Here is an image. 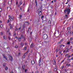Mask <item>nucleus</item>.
I'll list each match as a JSON object with an SVG mask.
<instances>
[{"label":"nucleus","instance_id":"58836bf2","mask_svg":"<svg viewBox=\"0 0 73 73\" xmlns=\"http://www.w3.org/2000/svg\"><path fill=\"white\" fill-rule=\"evenodd\" d=\"M1 35H3V32H1Z\"/></svg>","mask_w":73,"mask_h":73},{"label":"nucleus","instance_id":"052dcab7","mask_svg":"<svg viewBox=\"0 0 73 73\" xmlns=\"http://www.w3.org/2000/svg\"><path fill=\"white\" fill-rule=\"evenodd\" d=\"M9 32V30H7V32Z\"/></svg>","mask_w":73,"mask_h":73},{"label":"nucleus","instance_id":"f8f14e48","mask_svg":"<svg viewBox=\"0 0 73 73\" xmlns=\"http://www.w3.org/2000/svg\"><path fill=\"white\" fill-rule=\"evenodd\" d=\"M31 64L33 65L35 64V61L33 60L31 61Z\"/></svg>","mask_w":73,"mask_h":73},{"label":"nucleus","instance_id":"e433bc0d","mask_svg":"<svg viewBox=\"0 0 73 73\" xmlns=\"http://www.w3.org/2000/svg\"><path fill=\"white\" fill-rule=\"evenodd\" d=\"M12 6H9V8L10 9H12Z\"/></svg>","mask_w":73,"mask_h":73},{"label":"nucleus","instance_id":"49530a36","mask_svg":"<svg viewBox=\"0 0 73 73\" xmlns=\"http://www.w3.org/2000/svg\"><path fill=\"white\" fill-rule=\"evenodd\" d=\"M3 66L4 67H5V64H4L3 65Z\"/></svg>","mask_w":73,"mask_h":73},{"label":"nucleus","instance_id":"5701e85b","mask_svg":"<svg viewBox=\"0 0 73 73\" xmlns=\"http://www.w3.org/2000/svg\"><path fill=\"white\" fill-rule=\"evenodd\" d=\"M35 4L37 6V1H36V0H35Z\"/></svg>","mask_w":73,"mask_h":73},{"label":"nucleus","instance_id":"de8ad7c7","mask_svg":"<svg viewBox=\"0 0 73 73\" xmlns=\"http://www.w3.org/2000/svg\"><path fill=\"white\" fill-rule=\"evenodd\" d=\"M64 66H62L61 67V69H62V68H64Z\"/></svg>","mask_w":73,"mask_h":73},{"label":"nucleus","instance_id":"4c0bfd02","mask_svg":"<svg viewBox=\"0 0 73 73\" xmlns=\"http://www.w3.org/2000/svg\"><path fill=\"white\" fill-rule=\"evenodd\" d=\"M3 38L4 39H6V37H5V36H3Z\"/></svg>","mask_w":73,"mask_h":73},{"label":"nucleus","instance_id":"13d9d810","mask_svg":"<svg viewBox=\"0 0 73 73\" xmlns=\"http://www.w3.org/2000/svg\"><path fill=\"white\" fill-rule=\"evenodd\" d=\"M18 4V2H17L16 4V5H17V4Z\"/></svg>","mask_w":73,"mask_h":73},{"label":"nucleus","instance_id":"09e8293b","mask_svg":"<svg viewBox=\"0 0 73 73\" xmlns=\"http://www.w3.org/2000/svg\"><path fill=\"white\" fill-rule=\"evenodd\" d=\"M20 11H22V9H21V8H20Z\"/></svg>","mask_w":73,"mask_h":73},{"label":"nucleus","instance_id":"1a4fd4ad","mask_svg":"<svg viewBox=\"0 0 73 73\" xmlns=\"http://www.w3.org/2000/svg\"><path fill=\"white\" fill-rule=\"evenodd\" d=\"M33 46H34V44L33 43L31 44L30 47L31 48H32Z\"/></svg>","mask_w":73,"mask_h":73},{"label":"nucleus","instance_id":"473e14b6","mask_svg":"<svg viewBox=\"0 0 73 73\" xmlns=\"http://www.w3.org/2000/svg\"><path fill=\"white\" fill-rule=\"evenodd\" d=\"M15 41H16V40H17V36L15 37Z\"/></svg>","mask_w":73,"mask_h":73},{"label":"nucleus","instance_id":"aec40b11","mask_svg":"<svg viewBox=\"0 0 73 73\" xmlns=\"http://www.w3.org/2000/svg\"><path fill=\"white\" fill-rule=\"evenodd\" d=\"M8 67H7V66H6L5 68V70H8Z\"/></svg>","mask_w":73,"mask_h":73},{"label":"nucleus","instance_id":"c756f323","mask_svg":"<svg viewBox=\"0 0 73 73\" xmlns=\"http://www.w3.org/2000/svg\"><path fill=\"white\" fill-rule=\"evenodd\" d=\"M62 44L60 45H59V47L60 48H61V47H62Z\"/></svg>","mask_w":73,"mask_h":73},{"label":"nucleus","instance_id":"7ed1b4c3","mask_svg":"<svg viewBox=\"0 0 73 73\" xmlns=\"http://www.w3.org/2000/svg\"><path fill=\"white\" fill-rule=\"evenodd\" d=\"M22 38H23V35H22L20 37H19L18 38V41H21V39H22Z\"/></svg>","mask_w":73,"mask_h":73},{"label":"nucleus","instance_id":"2eb2a0df","mask_svg":"<svg viewBox=\"0 0 73 73\" xmlns=\"http://www.w3.org/2000/svg\"><path fill=\"white\" fill-rule=\"evenodd\" d=\"M11 19V20H10V21H13V17H11L10 18Z\"/></svg>","mask_w":73,"mask_h":73},{"label":"nucleus","instance_id":"6ab92c4d","mask_svg":"<svg viewBox=\"0 0 73 73\" xmlns=\"http://www.w3.org/2000/svg\"><path fill=\"white\" fill-rule=\"evenodd\" d=\"M41 59L40 58L39 59V61H38V62H39V64H40V62H41Z\"/></svg>","mask_w":73,"mask_h":73},{"label":"nucleus","instance_id":"ea45409f","mask_svg":"<svg viewBox=\"0 0 73 73\" xmlns=\"http://www.w3.org/2000/svg\"><path fill=\"white\" fill-rule=\"evenodd\" d=\"M27 69H25V72H27Z\"/></svg>","mask_w":73,"mask_h":73},{"label":"nucleus","instance_id":"c03bdc74","mask_svg":"<svg viewBox=\"0 0 73 73\" xmlns=\"http://www.w3.org/2000/svg\"><path fill=\"white\" fill-rule=\"evenodd\" d=\"M61 42H58V44H61Z\"/></svg>","mask_w":73,"mask_h":73},{"label":"nucleus","instance_id":"b1692460","mask_svg":"<svg viewBox=\"0 0 73 73\" xmlns=\"http://www.w3.org/2000/svg\"><path fill=\"white\" fill-rule=\"evenodd\" d=\"M8 38L9 39V40H10L11 39V37H10V36H9Z\"/></svg>","mask_w":73,"mask_h":73},{"label":"nucleus","instance_id":"f704fd0d","mask_svg":"<svg viewBox=\"0 0 73 73\" xmlns=\"http://www.w3.org/2000/svg\"><path fill=\"white\" fill-rule=\"evenodd\" d=\"M27 48L26 47H25L24 48V50H26V49H27Z\"/></svg>","mask_w":73,"mask_h":73},{"label":"nucleus","instance_id":"423d86ee","mask_svg":"<svg viewBox=\"0 0 73 73\" xmlns=\"http://www.w3.org/2000/svg\"><path fill=\"white\" fill-rule=\"evenodd\" d=\"M68 54H66L65 55V56H67L68 58H69V57H71V55H68Z\"/></svg>","mask_w":73,"mask_h":73},{"label":"nucleus","instance_id":"603ef678","mask_svg":"<svg viewBox=\"0 0 73 73\" xmlns=\"http://www.w3.org/2000/svg\"><path fill=\"white\" fill-rule=\"evenodd\" d=\"M61 52H62L61 51H59V53L60 54H61Z\"/></svg>","mask_w":73,"mask_h":73},{"label":"nucleus","instance_id":"6e6552de","mask_svg":"<svg viewBox=\"0 0 73 73\" xmlns=\"http://www.w3.org/2000/svg\"><path fill=\"white\" fill-rule=\"evenodd\" d=\"M25 25H29V22H25Z\"/></svg>","mask_w":73,"mask_h":73},{"label":"nucleus","instance_id":"a18cd8bd","mask_svg":"<svg viewBox=\"0 0 73 73\" xmlns=\"http://www.w3.org/2000/svg\"><path fill=\"white\" fill-rule=\"evenodd\" d=\"M56 52H58V49H56Z\"/></svg>","mask_w":73,"mask_h":73},{"label":"nucleus","instance_id":"c85d7f7f","mask_svg":"<svg viewBox=\"0 0 73 73\" xmlns=\"http://www.w3.org/2000/svg\"><path fill=\"white\" fill-rule=\"evenodd\" d=\"M48 24H50L51 23V21H49L48 22Z\"/></svg>","mask_w":73,"mask_h":73},{"label":"nucleus","instance_id":"393cba45","mask_svg":"<svg viewBox=\"0 0 73 73\" xmlns=\"http://www.w3.org/2000/svg\"><path fill=\"white\" fill-rule=\"evenodd\" d=\"M44 16L42 15V16H41V18L42 19V20H43L42 19V18H44Z\"/></svg>","mask_w":73,"mask_h":73},{"label":"nucleus","instance_id":"4be33fe9","mask_svg":"<svg viewBox=\"0 0 73 73\" xmlns=\"http://www.w3.org/2000/svg\"><path fill=\"white\" fill-rule=\"evenodd\" d=\"M21 17H22V16L20 15V16H19V18L20 19H21Z\"/></svg>","mask_w":73,"mask_h":73},{"label":"nucleus","instance_id":"f257e3e1","mask_svg":"<svg viewBox=\"0 0 73 73\" xmlns=\"http://www.w3.org/2000/svg\"><path fill=\"white\" fill-rule=\"evenodd\" d=\"M70 9H66L64 10V12L66 14H69L70 13Z\"/></svg>","mask_w":73,"mask_h":73},{"label":"nucleus","instance_id":"bb28decb","mask_svg":"<svg viewBox=\"0 0 73 73\" xmlns=\"http://www.w3.org/2000/svg\"><path fill=\"white\" fill-rule=\"evenodd\" d=\"M22 69H25V66H22Z\"/></svg>","mask_w":73,"mask_h":73},{"label":"nucleus","instance_id":"a19ab883","mask_svg":"<svg viewBox=\"0 0 73 73\" xmlns=\"http://www.w3.org/2000/svg\"><path fill=\"white\" fill-rule=\"evenodd\" d=\"M71 41H72L73 40V38L72 37L70 39Z\"/></svg>","mask_w":73,"mask_h":73},{"label":"nucleus","instance_id":"dca6fc26","mask_svg":"<svg viewBox=\"0 0 73 73\" xmlns=\"http://www.w3.org/2000/svg\"><path fill=\"white\" fill-rule=\"evenodd\" d=\"M29 41H32V38H31V37H29Z\"/></svg>","mask_w":73,"mask_h":73},{"label":"nucleus","instance_id":"ddd939ff","mask_svg":"<svg viewBox=\"0 0 73 73\" xmlns=\"http://www.w3.org/2000/svg\"><path fill=\"white\" fill-rule=\"evenodd\" d=\"M68 15H65L64 16V18L65 19H66V18H68Z\"/></svg>","mask_w":73,"mask_h":73},{"label":"nucleus","instance_id":"7c9ffc66","mask_svg":"<svg viewBox=\"0 0 73 73\" xmlns=\"http://www.w3.org/2000/svg\"><path fill=\"white\" fill-rule=\"evenodd\" d=\"M67 44L68 45H69V44H70V41H69V42H67Z\"/></svg>","mask_w":73,"mask_h":73},{"label":"nucleus","instance_id":"72a5a7b5","mask_svg":"<svg viewBox=\"0 0 73 73\" xmlns=\"http://www.w3.org/2000/svg\"><path fill=\"white\" fill-rule=\"evenodd\" d=\"M15 48H18V46H17V45H16L15 46Z\"/></svg>","mask_w":73,"mask_h":73},{"label":"nucleus","instance_id":"338daca9","mask_svg":"<svg viewBox=\"0 0 73 73\" xmlns=\"http://www.w3.org/2000/svg\"><path fill=\"white\" fill-rule=\"evenodd\" d=\"M51 3H53V1H51Z\"/></svg>","mask_w":73,"mask_h":73},{"label":"nucleus","instance_id":"4468645a","mask_svg":"<svg viewBox=\"0 0 73 73\" xmlns=\"http://www.w3.org/2000/svg\"><path fill=\"white\" fill-rule=\"evenodd\" d=\"M3 56L4 58H5V60H7V57H5L4 55H3Z\"/></svg>","mask_w":73,"mask_h":73},{"label":"nucleus","instance_id":"8fccbe9b","mask_svg":"<svg viewBox=\"0 0 73 73\" xmlns=\"http://www.w3.org/2000/svg\"><path fill=\"white\" fill-rule=\"evenodd\" d=\"M51 70H50L49 71V73H51Z\"/></svg>","mask_w":73,"mask_h":73},{"label":"nucleus","instance_id":"e2e57ef3","mask_svg":"<svg viewBox=\"0 0 73 73\" xmlns=\"http://www.w3.org/2000/svg\"><path fill=\"white\" fill-rule=\"evenodd\" d=\"M25 3L24 2V3L23 4V5H25Z\"/></svg>","mask_w":73,"mask_h":73},{"label":"nucleus","instance_id":"774afa93","mask_svg":"<svg viewBox=\"0 0 73 73\" xmlns=\"http://www.w3.org/2000/svg\"><path fill=\"white\" fill-rule=\"evenodd\" d=\"M18 29H16V31H17V30H18Z\"/></svg>","mask_w":73,"mask_h":73},{"label":"nucleus","instance_id":"a878e982","mask_svg":"<svg viewBox=\"0 0 73 73\" xmlns=\"http://www.w3.org/2000/svg\"><path fill=\"white\" fill-rule=\"evenodd\" d=\"M0 27L1 28H3V25H0Z\"/></svg>","mask_w":73,"mask_h":73},{"label":"nucleus","instance_id":"6e6d98bb","mask_svg":"<svg viewBox=\"0 0 73 73\" xmlns=\"http://www.w3.org/2000/svg\"><path fill=\"white\" fill-rule=\"evenodd\" d=\"M23 28H24L25 27V25H23Z\"/></svg>","mask_w":73,"mask_h":73},{"label":"nucleus","instance_id":"39448f33","mask_svg":"<svg viewBox=\"0 0 73 73\" xmlns=\"http://www.w3.org/2000/svg\"><path fill=\"white\" fill-rule=\"evenodd\" d=\"M9 60H10V61H12L13 58H12V57L10 55H9Z\"/></svg>","mask_w":73,"mask_h":73},{"label":"nucleus","instance_id":"f03ea898","mask_svg":"<svg viewBox=\"0 0 73 73\" xmlns=\"http://www.w3.org/2000/svg\"><path fill=\"white\" fill-rule=\"evenodd\" d=\"M42 37L43 39L46 40L48 38V36L46 34H45Z\"/></svg>","mask_w":73,"mask_h":73},{"label":"nucleus","instance_id":"a211bd4d","mask_svg":"<svg viewBox=\"0 0 73 73\" xmlns=\"http://www.w3.org/2000/svg\"><path fill=\"white\" fill-rule=\"evenodd\" d=\"M54 72H56V71H57V68H55L54 69Z\"/></svg>","mask_w":73,"mask_h":73},{"label":"nucleus","instance_id":"680f3d73","mask_svg":"<svg viewBox=\"0 0 73 73\" xmlns=\"http://www.w3.org/2000/svg\"><path fill=\"white\" fill-rule=\"evenodd\" d=\"M62 46H63V47H64V46H65V45H62Z\"/></svg>","mask_w":73,"mask_h":73},{"label":"nucleus","instance_id":"5fc2aeb1","mask_svg":"<svg viewBox=\"0 0 73 73\" xmlns=\"http://www.w3.org/2000/svg\"><path fill=\"white\" fill-rule=\"evenodd\" d=\"M71 59L72 60H73V57H72Z\"/></svg>","mask_w":73,"mask_h":73},{"label":"nucleus","instance_id":"9b49d317","mask_svg":"<svg viewBox=\"0 0 73 73\" xmlns=\"http://www.w3.org/2000/svg\"><path fill=\"white\" fill-rule=\"evenodd\" d=\"M9 26H10V29H12V25L11 24H9Z\"/></svg>","mask_w":73,"mask_h":73},{"label":"nucleus","instance_id":"37998d69","mask_svg":"<svg viewBox=\"0 0 73 73\" xmlns=\"http://www.w3.org/2000/svg\"><path fill=\"white\" fill-rule=\"evenodd\" d=\"M2 11V9L1 8H0V12H1Z\"/></svg>","mask_w":73,"mask_h":73},{"label":"nucleus","instance_id":"20e7f679","mask_svg":"<svg viewBox=\"0 0 73 73\" xmlns=\"http://www.w3.org/2000/svg\"><path fill=\"white\" fill-rule=\"evenodd\" d=\"M38 11V12L42 11V7L41 6L39 7Z\"/></svg>","mask_w":73,"mask_h":73},{"label":"nucleus","instance_id":"69168bd1","mask_svg":"<svg viewBox=\"0 0 73 73\" xmlns=\"http://www.w3.org/2000/svg\"><path fill=\"white\" fill-rule=\"evenodd\" d=\"M14 36H16V34H14Z\"/></svg>","mask_w":73,"mask_h":73},{"label":"nucleus","instance_id":"c9c22d12","mask_svg":"<svg viewBox=\"0 0 73 73\" xmlns=\"http://www.w3.org/2000/svg\"><path fill=\"white\" fill-rule=\"evenodd\" d=\"M25 55H23V58H25Z\"/></svg>","mask_w":73,"mask_h":73},{"label":"nucleus","instance_id":"4d7b16f0","mask_svg":"<svg viewBox=\"0 0 73 73\" xmlns=\"http://www.w3.org/2000/svg\"><path fill=\"white\" fill-rule=\"evenodd\" d=\"M36 73H39V72H38V71H37L36 72Z\"/></svg>","mask_w":73,"mask_h":73},{"label":"nucleus","instance_id":"0eeeda50","mask_svg":"<svg viewBox=\"0 0 73 73\" xmlns=\"http://www.w3.org/2000/svg\"><path fill=\"white\" fill-rule=\"evenodd\" d=\"M9 19L7 21V23H9V21H10L9 20L11 19V17L10 15H9Z\"/></svg>","mask_w":73,"mask_h":73},{"label":"nucleus","instance_id":"864d4df0","mask_svg":"<svg viewBox=\"0 0 73 73\" xmlns=\"http://www.w3.org/2000/svg\"><path fill=\"white\" fill-rule=\"evenodd\" d=\"M20 29H21V27L19 28L18 29L19 30H20Z\"/></svg>","mask_w":73,"mask_h":73},{"label":"nucleus","instance_id":"f3484780","mask_svg":"<svg viewBox=\"0 0 73 73\" xmlns=\"http://www.w3.org/2000/svg\"><path fill=\"white\" fill-rule=\"evenodd\" d=\"M20 54H21V53H18V54L17 55V57H19V56H20Z\"/></svg>","mask_w":73,"mask_h":73},{"label":"nucleus","instance_id":"3c124183","mask_svg":"<svg viewBox=\"0 0 73 73\" xmlns=\"http://www.w3.org/2000/svg\"><path fill=\"white\" fill-rule=\"evenodd\" d=\"M71 57H72V56H73V54L71 55Z\"/></svg>","mask_w":73,"mask_h":73},{"label":"nucleus","instance_id":"bf43d9fd","mask_svg":"<svg viewBox=\"0 0 73 73\" xmlns=\"http://www.w3.org/2000/svg\"><path fill=\"white\" fill-rule=\"evenodd\" d=\"M67 61H70V60H69V59H67Z\"/></svg>","mask_w":73,"mask_h":73},{"label":"nucleus","instance_id":"79ce46f5","mask_svg":"<svg viewBox=\"0 0 73 73\" xmlns=\"http://www.w3.org/2000/svg\"><path fill=\"white\" fill-rule=\"evenodd\" d=\"M45 21L43 20V21H42V23H44Z\"/></svg>","mask_w":73,"mask_h":73},{"label":"nucleus","instance_id":"cd10ccee","mask_svg":"<svg viewBox=\"0 0 73 73\" xmlns=\"http://www.w3.org/2000/svg\"><path fill=\"white\" fill-rule=\"evenodd\" d=\"M23 3V2L22 1H21L20 2V5H21L22 4V3Z\"/></svg>","mask_w":73,"mask_h":73},{"label":"nucleus","instance_id":"0e129e2a","mask_svg":"<svg viewBox=\"0 0 73 73\" xmlns=\"http://www.w3.org/2000/svg\"><path fill=\"white\" fill-rule=\"evenodd\" d=\"M2 22V21H0V23H1Z\"/></svg>","mask_w":73,"mask_h":73},{"label":"nucleus","instance_id":"2f4dec72","mask_svg":"<svg viewBox=\"0 0 73 73\" xmlns=\"http://www.w3.org/2000/svg\"><path fill=\"white\" fill-rule=\"evenodd\" d=\"M70 27H68L67 28V30H68V31H69V30H70Z\"/></svg>","mask_w":73,"mask_h":73},{"label":"nucleus","instance_id":"412c9836","mask_svg":"<svg viewBox=\"0 0 73 73\" xmlns=\"http://www.w3.org/2000/svg\"><path fill=\"white\" fill-rule=\"evenodd\" d=\"M21 46H22V47H23V46L24 45V44H23V43H22L21 44Z\"/></svg>","mask_w":73,"mask_h":73},{"label":"nucleus","instance_id":"9d476101","mask_svg":"<svg viewBox=\"0 0 73 73\" xmlns=\"http://www.w3.org/2000/svg\"><path fill=\"white\" fill-rule=\"evenodd\" d=\"M38 12H39V16H41L42 14V11H38Z\"/></svg>","mask_w":73,"mask_h":73}]
</instances>
